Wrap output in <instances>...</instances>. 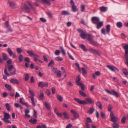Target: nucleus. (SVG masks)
Wrapping results in <instances>:
<instances>
[{
    "mask_svg": "<svg viewBox=\"0 0 128 128\" xmlns=\"http://www.w3.org/2000/svg\"><path fill=\"white\" fill-rule=\"evenodd\" d=\"M55 59L56 61H61L63 60V58L60 56L56 57L55 58Z\"/></svg>",
    "mask_w": 128,
    "mask_h": 128,
    "instance_id": "nucleus-39",
    "label": "nucleus"
},
{
    "mask_svg": "<svg viewBox=\"0 0 128 128\" xmlns=\"http://www.w3.org/2000/svg\"><path fill=\"white\" fill-rule=\"evenodd\" d=\"M74 100L78 103L82 104H85L88 103L91 104L93 102V101L91 99L88 98H86V101L81 100L79 98H74Z\"/></svg>",
    "mask_w": 128,
    "mask_h": 128,
    "instance_id": "nucleus-1",
    "label": "nucleus"
},
{
    "mask_svg": "<svg viewBox=\"0 0 128 128\" xmlns=\"http://www.w3.org/2000/svg\"><path fill=\"white\" fill-rule=\"evenodd\" d=\"M18 60L20 62H21L23 61V56L21 54H20L18 58Z\"/></svg>",
    "mask_w": 128,
    "mask_h": 128,
    "instance_id": "nucleus-37",
    "label": "nucleus"
},
{
    "mask_svg": "<svg viewBox=\"0 0 128 128\" xmlns=\"http://www.w3.org/2000/svg\"><path fill=\"white\" fill-rule=\"evenodd\" d=\"M79 92L80 94L82 96L84 97H86V94L84 92H83L81 90H80L79 91Z\"/></svg>",
    "mask_w": 128,
    "mask_h": 128,
    "instance_id": "nucleus-44",
    "label": "nucleus"
},
{
    "mask_svg": "<svg viewBox=\"0 0 128 128\" xmlns=\"http://www.w3.org/2000/svg\"><path fill=\"white\" fill-rule=\"evenodd\" d=\"M61 14L63 15L66 16L69 15L70 13L66 11L63 10Z\"/></svg>",
    "mask_w": 128,
    "mask_h": 128,
    "instance_id": "nucleus-20",
    "label": "nucleus"
},
{
    "mask_svg": "<svg viewBox=\"0 0 128 128\" xmlns=\"http://www.w3.org/2000/svg\"><path fill=\"white\" fill-rule=\"evenodd\" d=\"M23 8L26 12L27 13H28L30 12V8L27 4H24Z\"/></svg>",
    "mask_w": 128,
    "mask_h": 128,
    "instance_id": "nucleus-8",
    "label": "nucleus"
},
{
    "mask_svg": "<svg viewBox=\"0 0 128 128\" xmlns=\"http://www.w3.org/2000/svg\"><path fill=\"white\" fill-rule=\"evenodd\" d=\"M16 51L19 54L21 53L22 52V50L20 48H17L16 49Z\"/></svg>",
    "mask_w": 128,
    "mask_h": 128,
    "instance_id": "nucleus-56",
    "label": "nucleus"
},
{
    "mask_svg": "<svg viewBox=\"0 0 128 128\" xmlns=\"http://www.w3.org/2000/svg\"><path fill=\"white\" fill-rule=\"evenodd\" d=\"M26 52L30 56H38L37 54H34L32 51L28 50L26 51Z\"/></svg>",
    "mask_w": 128,
    "mask_h": 128,
    "instance_id": "nucleus-16",
    "label": "nucleus"
},
{
    "mask_svg": "<svg viewBox=\"0 0 128 128\" xmlns=\"http://www.w3.org/2000/svg\"><path fill=\"white\" fill-rule=\"evenodd\" d=\"M99 9L101 12H105L106 10V8L103 6L100 7Z\"/></svg>",
    "mask_w": 128,
    "mask_h": 128,
    "instance_id": "nucleus-29",
    "label": "nucleus"
},
{
    "mask_svg": "<svg viewBox=\"0 0 128 128\" xmlns=\"http://www.w3.org/2000/svg\"><path fill=\"white\" fill-rule=\"evenodd\" d=\"M8 70L11 75H13L16 74V69L13 65H10L8 66Z\"/></svg>",
    "mask_w": 128,
    "mask_h": 128,
    "instance_id": "nucleus-2",
    "label": "nucleus"
},
{
    "mask_svg": "<svg viewBox=\"0 0 128 128\" xmlns=\"http://www.w3.org/2000/svg\"><path fill=\"white\" fill-rule=\"evenodd\" d=\"M89 50L91 52L94 54H96L98 55L100 54V52L97 50L91 48Z\"/></svg>",
    "mask_w": 128,
    "mask_h": 128,
    "instance_id": "nucleus-5",
    "label": "nucleus"
},
{
    "mask_svg": "<svg viewBox=\"0 0 128 128\" xmlns=\"http://www.w3.org/2000/svg\"><path fill=\"white\" fill-rule=\"evenodd\" d=\"M82 72L83 74H86L87 73L86 69L84 68H82Z\"/></svg>",
    "mask_w": 128,
    "mask_h": 128,
    "instance_id": "nucleus-57",
    "label": "nucleus"
},
{
    "mask_svg": "<svg viewBox=\"0 0 128 128\" xmlns=\"http://www.w3.org/2000/svg\"><path fill=\"white\" fill-rule=\"evenodd\" d=\"M111 94L115 96L116 97H118V94L117 92L115 91L114 90H113L112 91Z\"/></svg>",
    "mask_w": 128,
    "mask_h": 128,
    "instance_id": "nucleus-22",
    "label": "nucleus"
},
{
    "mask_svg": "<svg viewBox=\"0 0 128 128\" xmlns=\"http://www.w3.org/2000/svg\"><path fill=\"white\" fill-rule=\"evenodd\" d=\"M60 53V52L59 50H56V51L55 54L56 55L58 56L59 55Z\"/></svg>",
    "mask_w": 128,
    "mask_h": 128,
    "instance_id": "nucleus-64",
    "label": "nucleus"
},
{
    "mask_svg": "<svg viewBox=\"0 0 128 128\" xmlns=\"http://www.w3.org/2000/svg\"><path fill=\"white\" fill-rule=\"evenodd\" d=\"M91 20L93 23L96 24L100 22V19L98 17L94 16L92 18Z\"/></svg>",
    "mask_w": 128,
    "mask_h": 128,
    "instance_id": "nucleus-4",
    "label": "nucleus"
},
{
    "mask_svg": "<svg viewBox=\"0 0 128 128\" xmlns=\"http://www.w3.org/2000/svg\"><path fill=\"white\" fill-rule=\"evenodd\" d=\"M10 82L12 84H19V82L18 80L17 79L14 78H12L10 80Z\"/></svg>",
    "mask_w": 128,
    "mask_h": 128,
    "instance_id": "nucleus-12",
    "label": "nucleus"
},
{
    "mask_svg": "<svg viewBox=\"0 0 128 128\" xmlns=\"http://www.w3.org/2000/svg\"><path fill=\"white\" fill-rule=\"evenodd\" d=\"M30 112V110L28 109H26L25 110V116L28 117H30V116L28 114Z\"/></svg>",
    "mask_w": 128,
    "mask_h": 128,
    "instance_id": "nucleus-43",
    "label": "nucleus"
},
{
    "mask_svg": "<svg viewBox=\"0 0 128 128\" xmlns=\"http://www.w3.org/2000/svg\"><path fill=\"white\" fill-rule=\"evenodd\" d=\"M92 122V121L91 119L90 118V117H88L87 118L86 123L89 124V123H91Z\"/></svg>",
    "mask_w": 128,
    "mask_h": 128,
    "instance_id": "nucleus-33",
    "label": "nucleus"
},
{
    "mask_svg": "<svg viewBox=\"0 0 128 128\" xmlns=\"http://www.w3.org/2000/svg\"><path fill=\"white\" fill-rule=\"evenodd\" d=\"M29 74H26L24 78V79L25 81L28 80L29 79Z\"/></svg>",
    "mask_w": 128,
    "mask_h": 128,
    "instance_id": "nucleus-53",
    "label": "nucleus"
},
{
    "mask_svg": "<svg viewBox=\"0 0 128 128\" xmlns=\"http://www.w3.org/2000/svg\"><path fill=\"white\" fill-rule=\"evenodd\" d=\"M94 38V36H93L90 34H87V40L88 41H89L90 42L92 41L93 38Z\"/></svg>",
    "mask_w": 128,
    "mask_h": 128,
    "instance_id": "nucleus-9",
    "label": "nucleus"
},
{
    "mask_svg": "<svg viewBox=\"0 0 128 128\" xmlns=\"http://www.w3.org/2000/svg\"><path fill=\"white\" fill-rule=\"evenodd\" d=\"M110 24H108L106 26V31L107 33L110 32Z\"/></svg>",
    "mask_w": 128,
    "mask_h": 128,
    "instance_id": "nucleus-34",
    "label": "nucleus"
},
{
    "mask_svg": "<svg viewBox=\"0 0 128 128\" xmlns=\"http://www.w3.org/2000/svg\"><path fill=\"white\" fill-rule=\"evenodd\" d=\"M57 75L58 76L59 78H60L61 77V72L60 71H58L56 72Z\"/></svg>",
    "mask_w": 128,
    "mask_h": 128,
    "instance_id": "nucleus-61",
    "label": "nucleus"
},
{
    "mask_svg": "<svg viewBox=\"0 0 128 128\" xmlns=\"http://www.w3.org/2000/svg\"><path fill=\"white\" fill-rule=\"evenodd\" d=\"M96 104L100 109H102V106L101 102H96Z\"/></svg>",
    "mask_w": 128,
    "mask_h": 128,
    "instance_id": "nucleus-24",
    "label": "nucleus"
},
{
    "mask_svg": "<svg viewBox=\"0 0 128 128\" xmlns=\"http://www.w3.org/2000/svg\"><path fill=\"white\" fill-rule=\"evenodd\" d=\"M81 11L84 12L85 10V6L84 5H82L81 6Z\"/></svg>",
    "mask_w": 128,
    "mask_h": 128,
    "instance_id": "nucleus-60",
    "label": "nucleus"
},
{
    "mask_svg": "<svg viewBox=\"0 0 128 128\" xmlns=\"http://www.w3.org/2000/svg\"><path fill=\"white\" fill-rule=\"evenodd\" d=\"M102 33L104 35L106 34V32L104 28H102L101 30Z\"/></svg>",
    "mask_w": 128,
    "mask_h": 128,
    "instance_id": "nucleus-59",
    "label": "nucleus"
},
{
    "mask_svg": "<svg viewBox=\"0 0 128 128\" xmlns=\"http://www.w3.org/2000/svg\"><path fill=\"white\" fill-rule=\"evenodd\" d=\"M70 112L72 113L74 115V117L76 118H78L79 117V115L74 110H70Z\"/></svg>",
    "mask_w": 128,
    "mask_h": 128,
    "instance_id": "nucleus-10",
    "label": "nucleus"
},
{
    "mask_svg": "<svg viewBox=\"0 0 128 128\" xmlns=\"http://www.w3.org/2000/svg\"><path fill=\"white\" fill-rule=\"evenodd\" d=\"M29 98L31 99L32 104L34 106L36 104L34 102V97L32 96H30L29 97Z\"/></svg>",
    "mask_w": 128,
    "mask_h": 128,
    "instance_id": "nucleus-26",
    "label": "nucleus"
},
{
    "mask_svg": "<svg viewBox=\"0 0 128 128\" xmlns=\"http://www.w3.org/2000/svg\"><path fill=\"white\" fill-rule=\"evenodd\" d=\"M54 62L52 60H51L50 62L49 63L48 66L52 67L54 66Z\"/></svg>",
    "mask_w": 128,
    "mask_h": 128,
    "instance_id": "nucleus-17",
    "label": "nucleus"
},
{
    "mask_svg": "<svg viewBox=\"0 0 128 128\" xmlns=\"http://www.w3.org/2000/svg\"><path fill=\"white\" fill-rule=\"evenodd\" d=\"M42 2H43L45 3L46 5L50 6L51 3L50 1L48 0H41Z\"/></svg>",
    "mask_w": 128,
    "mask_h": 128,
    "instance_id": "nucleus-18",
    "label": "nucleus"
},
{
    "mask_svg": "<svg viewBox=\"0 0 128 128\" xmlns=\"http://www.w3.org/2000/svg\"><path fill=\"white\" fill-rule=\"evenodd\" d=\"M125 58L126 60L125 61V63L128 67V56H125Z\"/></svg>",
    "mask_w": 128,
    "mask_h": 128,
    "instance_id": "nucleus-49",
    "label": "nucleus"
},
{
    "mask_svg": "<svg viewBox=\"0 0 128 128\" xmlns=\"http://www.w3.org/2000/svg\"><path fill=\"white\" fill-rule=\"evenodd\" d=\"M4 74L8 76H10V75L8 74V72L7 71V69L6 68H5L4 70Z\"/></svg>",
    "mask_w": 128,
    "mask_h": 128,
    "instance_id": "nucleus-54",
    "label": "nucleus"
},
{
    "mask_svg": "<svg viewBox=\"0 0 128 128\" xmlns=\"http://www.w3.org/2000/svg\"><path fill=\"white\" fill-rule=\"evenodd\" d=\"M6 107L7 110L8 111H10V107L8 104L7 103L6 105Z\"/></svg>",
    "mask_w": 128,
    "mask_h": 128,
    "instance_id": "nucleus-51",
    "label": "nucleus"
},
{
    "mask_svg": "<svg viewBox=\"0 0 128 128\" xmlns=\"http://www.w3.org/2000/svg\"><path fill=\"white\" fill-rule=\"evenodd\" d=\"M77 31L80 33L81 34L84 33V32L82 30L80 29V28H78L77 29Z\"/></svg>",
    "mask_w": 128,
    "mask_h": 128,
    "instance_id": "nucleus-63",
    "label": "nucleus"
},
{
    "mask_svg": "<svg viewBox=\"0 0 128 128\" xmlns=\"http://www.w3.org/2000/svg\"><path fill=\"white\" fill-rule=\"evenodd\" d=\"M56 97L57 99L60 102H62L63 100V98L62 96L59 95H58Z\"/></svg>",
    "mask_w": 128,
    "mask_h": 128,
    "instance_id": "nucleus-38",
    "label": "nucleus"
},
{
    "mask_svg": "<svg viewBox=\"0 0 128 128\" xmlns=\"http://www.w3.org/2000/svg\"><path fill=\"white\" fill-rule=\"evenodd\" d=\"M94 110V108L92 107L89 108L88 111V113L89 114H92L93 113Z\"/></svg>",
    "mask_w": 128,
    "mask_h": 128,
    "instance_id": "nucleus-15",
    "label": "nucleus"
},
{
    "mask_svg": "<svg viewBox=\"0 0 128 128\" xmlns=\"http://www.w3.org/2000/svg\"><path fill=\"white\" fill-rule=\"evenodd\" d=\"M80 35V37L83 39L86 38L87 36V34H86L84 32V33L81 34Z\"/></svg>",
    "mask_w": 128,
    "mask_h": 128,
    "instance_id": "nucleus-32",
    "label": "nucleus"
},
{
    "mask_svg": "<svg viewBox=\"0 0 128 128\" xmlns=\"http://www.w3.org/2000/svg\"><path fill=\"white\" fill-rule=\"evenodd\" d=\"M63 115L65 118L68 119L69 118L68 114L66 112H64L63 113Z\"/></svg>",
    "mask_w": 128,
    "mask_h": 128,
    "instance_id": "nucleus-55",
    "label": "nucleus"
},
{
    "mask_svg": "<svg viewBox=\"0 0 128 128\" xmlns=\"http://www.w3.org/2000/svg\"><path fill=\"white\" fill-rule=\"evenodd\" d=\"M23 98H21L20 99V102L21 103V104L24 105L25 106L27 107L28 108L29 107V106L28 104L27 103H25L23 101Z\"/></svg>",
    "mask_w": 128,
    "mask_h": 128,
    "instance_id": "nucleus-13",
    "label": "nucleus"
},
{
    "mask_svg": "<svg viewBox=\"0 0 128 128\" xmlns=\"http://www.w3.org/2000/svg\"><path fill=\"white\" fill-rule=\"evenodd\" d=\"M122 47L125 50H128V44H124L123 45Z\"/></svg>",
    "mask_w": 128,
    "mask_h": 128,
    "instance_id": "nucleus-47",
    "label": "nucleus"
},
{
    "mask_svg": "<svg viewBox=\"0 0 128 128\" xmlns=\"http://www.w3.org/2000/svg\"><path fill=\"white\" fill-rule=\"evenodd\" d=\"M112 108V106L111 104H110L108 106V110L109 112H110Z\"/></svg>",
    "mask_w": 128,
    "mask_h": 128,
    "instance_id": "nucleus-50",
    "label": "nucleus"
},
{
    "mask_svg": "<svg viewBox=\"0 0 128 128\" xmlns=\"http://www.w3.org/2000/svg\"><path fill=\"white\" fill-rule=\"evenodd\" d=\"M5 87L6 88L9 90L11 91L12 90V88L9 84H6L5 85Z\"/></svg>",
    "mask_w": 128,
    "mask_h": 128,
    "instance_id": "nucleus-36",
    "label": "nucleus"
},
{
    "mask_svg": "<svg viewBox=\"0 0 128 128\" xmlns=\"http://www.w3.org/2000/svg\"><path fill=\"white\" fill-rule=\"evenodd\" d=\"M70 4L72 6V12H75L78 10L77 6L75 4V3L73 0H70Z\"/></svg>",
    "mask_w": 128,
    "mask_h": 128,
    "instance_id": "nucleus-3",
    "label": "nucleus"
},
{
    "mask_svg": "<svg viewBox=\"0 0 128 128\" xmlns=\"http://www.w3.org/2000/svg\"><path fill=\"white\" fill-rule=\"evenodd\" d=\"M48 83L44 82H39L38 86L39 87L42 88L44 87H48Z\"/></svg>",
    "mask_w": 128,
    "mask_h": 128,
    "instance_id": "nucleus-7",
    "label": "nucleus"
},
{
    "mask_svg": "<svg viewBox=\"0 0 128 128\" xmlns=\"http://www.w3.org/2000/svg\"><path fill=\"white\" fill-rule=\"evenodd\" d=\"M80 46L84 51H86L87 50L86 48V46L84 45L83 44H81L80 45Z\"/></svg>",
    "mask_w": 128,
    "mask_h": 128,
    "instance_id": "nucleus-40",
    "label": "nucleus"
},
{
    "mask_svg": "<svg viewBox=\"0 0 128 128\" xmlns=\"http://www.w3.org/2000/svg\"><path fill=\"white\" fill-rule=\"evenodd\" d=\"M4 118L3 119H9L11 118V116L8 113H6L5 112H4Z\"/></svg>",
    "mask_w": 128,
    "mask_h": 128,
    "instance_id": "nucleus-14",
    "label": "nucleus"
},
{
    "mask_svg": "<svg viewBox=\"0 0 128 128\" xmlns=\"http://www.w3.org/2000/svg\"><path fill=\"white\" fill-rule=\"evenodd\" d=\"M45 105L46 107L48 110H50V104H48L47 102H45Z\"/></svg>",
    "mask_w": 128,
    "mask_h": 128,
    "instance_id": "nucleus-23",
    "label": "nucleus"
},
{
    "mask_svg": "<svg viewBox=\"0 0 128 128\" xmlns=\"http://www.w3.org/2000/svg\"><path fill=\"white\" fill-rule=\"evenodd\" d=\"M2 54V56L4 60H7L8 59V57L6 54L5 53H3Z\"/></svg>",
    "mask_w": 128,
    "mask_h": 128,
    "instance_id": "nucleus-42",
    "label": "nucleus"
},
{
    "mask_svg": "<svg viewBox=\"0 0 128 128\" xmlns=\"http://www.w3.org/2000/svg\"><path fill=\"white\" fill-rule=\"evenodd\" d=\"M7 52L9 54L10 56H12L14 54L13 53L12 51V50L10 48H8Z\"/></svg>",
    "mask_w": 128,
    "mask_h": 128,
    "instance_id": "nucleus-25",
    "label": "nucleus"
},
{
    "mask_svg": "<svg viewBox=\"0 0 128 128\" xmlns=\"http://www.w3.org/2000/svg\"><path fill=\"white\" fill-rule=\"evenodd\" d=\"M122 72L124 75L127 76L128 75V72L126 69L125 68H123L122 70Z\"/></svg>",
    "mask_w": 128,
    "mask_h": 128,
    "instance_id": "nucleus-35",
    "label": "nucleus"
},
{
    "mask_svg": "<svg viewBox=\"0 0 128 128\" xmlns=\"http://www.w3.org/2000/svg\"><path fill=\"white\" fill-rule=\"evenodd\" d=\"M112 126L113 128H118L120 126L116 122L113 123Z\"/></svg>",
    "mask_w": 128,
    "mask_h": 128,
    "instance_id": "nucleus-19",
    "label": "nucleus"
},
{
    "mask_svg": "<svg viewBox=\"0 0 128 128\" xmlns=\"http://www.w3.org/2000/svg\"><path fill=\"white\" fill-rule=\"evenodd\" d=\"M44 96V92L42 91H41L40 92V95L39 96L40 98L42 99L43 98Z\"/></svg>",
    "mask_w": 128,
    "mask_h": 128,
    "instance_id": "nucleus-52",
    "label": "nucleus"
},
{
    "mask_svg": "<svg viewBox=\"0 0 128 128\" xmlns=\"http://www.w3.org/2000/svg\"><path fill=\"white\" fill-rule=\"evenodd\" d=\"M77 85L80 87L82 90H84L85 88L84 86V84L82 83H81Z\"/></svg>",
    "mask_w": 128,
    "mask_h": 128,
    "instance_id": "nucleus-30",
    "label": "nucleus"
},
{
    "mask_svg": "<svg viewBox=\"0 0 128 128\" xmlns=\"http://www.w3.org/2000/svg\"><path fill=\"white\" fill-rule=\"evenodd\" d=\"M126 120V117L124 116L122 117V120H121L122 122V123L124 122Z\"/></svg>",
    "mask_w": 128,
    "mask_h": 128,
    "instance_id": "nucleus-62",
    "label": "nucleus"
},
{
    "mask_svg": "<svg viewBox=\"0 0 128 128\" xmlns=\"http://www.w3.org/2000/svg\"><path fill=\"white\" fill-rule=\"evenodd\" d=\"M107 67L110 70L113 72L115 71L116 70H117V71H118V69L116 67L114 66L107 65Z\"/></svg>",
    "mask_w": 128,
    "mask_h": 128,
    "instance_id": "nucleus-6",
    "label": "nucleus"
},
{
    "mask_svg": "<svg viewBox=\"0 0 128 128\" xmlns=\"http://www.w3.org/2000/svg\"><path fill=\"white\" fill-rule=\"evenodd\" d=\"M103 22H100L97 23L96 24V28L98 29L100 28L101 27L103 26Z\"/></svg>",
    "mask_w": 128,
    "mask_h": 128,
    "instance_id": "nucleus-11",
    "label": "nucleus"
},
{
    "mask_svg": "<svg viewBox=\"0 0 128 128\" xmlns=\"http://www.w3.org/2000/svg\"><path fill=\"white\" fill-rule=\"evenodd\" d=\"M29 122L32 124H34L37 122V120L35 118H32L30 120H29Z\"/></svg>",
    "mask_w": 128,
    "mask_h": 128,
    "instance_id": "nucleus-27",
    "label": "nucleus"
},
{
    "mask_svg": "<svg viewBox=\"0 0 128 128\" xmlns=\"http://www.w3.org/2000/svg\"><path fill=\"white\" fill-rule=\"evenodd\" d=\"M111 119V121L114 123V122H116L118 121V118L117 117L115 116H113L112 117Z\"/></svg>",
    "mask_w": 128,
    "mask_h": 128,
    "instance_id": "nucleus-21",
    "label": "nucleus"
},
{
    "mask_svg": "<svg viewBox=\"0 0 128 128\" xmlns=\"http://www.w3.org/2000/svg\"><path fill=\"white\" fill-rule=\"evenodd\" d=\"M29 93L30 94V95L32 96H32L33 97H34V92L32 91L31 90H29Z\"/></svg>",
    "mask_w": 128,
    "mask_h": 128,
    "instance_id": "nucleus-58",
    "label": "nucleus"
},
{
    "mask_svg": "<svg viewBox=\"0 0 128 128\" xmlns=\"http://www.w3.org/2000/svg\"><path fill=\"white\" fill-rule=\"evenodd\" d=\"M80 76H78L77 78V80L76 81V83L77 84H78L81 82H80Z\"/></svg>",
    "mask_w": 128,
    "mask_h": 128,
    "instance_id": "nucleus-41",
    "label": "nucleus"
},
{
    "mask_svg": "<svg viewBox=\"0 0 128 128\" xmlns=\"http://www.w3.org/2000/svg\"><path fill=\"white\" fill-rule=\"evenodd\" d=\"M60 48L61 50L62 53L64 55L66 54V52L62 47L60 46Z\"/></svg>",
    "mask_w": 128,
    "mask_h": 128,
    "instance_id": "nucleus-31",
    "label": "nucleus"
},
{
    "mask_svg": "<svg viewBox=\"0 0 128 128\" xmlns=\"http://www.w3.org/2000/svg\"><path fill=\"white\" fill-rule=\"evenodd\" d=\"M36 128H46V126L44 124H42V125H38Z\"/></svg>",
    "mask_w": 128,
    "mask_h": 128,
    "instance_id": "nucleus-46",
    "label": "nucleus"
},
{
    "mask_svg": "<svg viewBox=\"0 0 128 128\" xmlns=\"http://www.w3.org/2000/svg\"><path fill=\"white\" fill-rule=\"evenodd\" d=\"M116 26L118 28H120L122 26V24L121 22H119L117 23Z\"/></svg>",
    "mask_w": 128,
    "mask_h": 128,
    "instance_id": "nucleus-48",
    "label": "nucleus"
},
{
    "mask_svg": "<svg viewBox=\"0 0 128 128\" xmlns=\"http://www.w3.org/2000/svg\"><path fill=\"white\" fill-rule=\"evenodd\" d=\"M8 3L9 4L10 6L12 8H14L15 5V3L8 0Z\"/></svg>",
    "mask_w": 128,
    "mask_h": 128,
    "instance_id": "nucleus-28",
    "label": "nucleus"
},
{
    "mask_svg": "<svg viewBox=\"0 0 128 128\" xmlns=\"http://www.w3.org/2000/svg\"><path fill=\"white\" fill-rule=\"evenodd\" d=\"M75 64L77 68L78 71L80 72H81V70L79 64L77 63H76Z\"/></svg>",
    "mask_w": 128,
    "mask_h": 128,
    "instance_id": "nucleus-45",
    "label": "nucleus"
}]
</instances>
